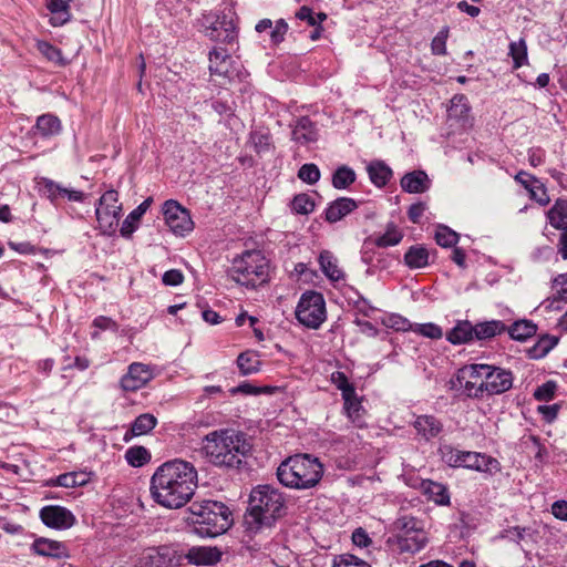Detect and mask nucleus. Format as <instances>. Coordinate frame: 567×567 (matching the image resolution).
I'll list each match as a JSON object with an SVG mask.
<instances>
[{
  "label": "nucleus",
  "mask_w": 567,
  "mask_h": 567,
  "mask_svg": "<svg viewBox=\"0 0 567 567\" xmlns=\"http://www.w3.org/2000/svg\"><path fill=\"white\" fill-rule=\"evenodd\" d=\"M255 30L259 34L266 33L270 43L277 45L285 40L288 23L284 19H279L275 23L270 19H262L256 24Z\"/></svg>",
  "instance_id": "obj_25"
},
{
  "label": "nucleus",
  "mask_w": 567,
  "mask_h": 567,
  "mask_svg": "<svg viewBox=\"0 0 567 567\" xmlns=\"http://www.w3.org/2000/svg\"><path fill=\"white\" fill-rule=\"evenodd\" d=\"M269 261L260 250H246L234 259L230 276L239 285L256 288L268 280Z\"/></svg>",
  "instance_id": "obj_6"
},
{
  "label": "nucleus",
  "mask_w": 567,
  "mask_h": 567,
  "mask_svg": "<svg viewBox=\"0 0 567 567\" xmlns=\"http://www.w3.org/2000/svg\"><path fill=\"white\" fill-rule=\"evenodd\" d=\"M358 207V203L350 197H339L331 202L324 209V219L328 223H337L348 216Z\"/></svg>",
  "instance_id": "obj_22"
},
{
  "label": "nucleus",
  "mask_w": 567,
  "mask_h": 567,
  "mask_svg": "<svg viewBox=\"0 0 567 567\" xmlns=\"http://www.w3.org/2000/svg\"><path fill=\"white\" fill-rule=\"evenodd\" d=\"M297 320L309 329H318L327 319L326 301L321 292H303L296 307Z\"/></svg>",
  "instance_id": "obj_9"
},
{
  "label": "nucleus",
  "mask_w": 567,
  "mask_h": 567,
  "mask_svg": "<svg viewBox=\"0 0 567 567\" xmlns=\"http://www.w3.org/2000/svg\"><path fill=\"white\" fill-rule=\"evenodd\" d=\"M285 512L286 498L282 492L270 484L257 485L249 494L244 519L246 529L256 534L264 528H270Z\"/></svg>",
  "instance_id": "obj_3"
},
{
  "label": "nucleus",
  "mask_w": 567,
  "mask_h": 567,
  "mask_svg": "<svg viewBox=\"0 0 567 567\" xmlns=\"http://www.w3.org/2000/svg\"><path fill=\"white\" fill-rule=\"evenodd\" d=\"M72 0H45V7L51 13L49 23L56 28L71 20L70 2Z\"/></svg>",
  "instance_id": "obj_30"
},
{
  "label": "nucleus",
  "mask_w": 567,
  "mask_h": 567,
  "mask_svg": "<svg viewBox=\"0 0 567 567\" xmlns=\"http://www.w3.org/2000/svg\"><path fill=\"white\" fill-rule=\"evenodd\" d=\"M427 542L426 532L396 535V548L401 554L414 555L421 551L426 546Z\"/></svg>",
  "instance_id": "obj_27"
},
{
  "label": "nucleus",
  "mask_w": 567,
  "mask_h": 567,
  "mask_svg": "<svg viewBox=\"0 0 567 567\" xmlns=\"http://www.w3.org/2000/svg\"><path fill=\"white\" fill-rule=\"evenodd\" d=\"M296 18L306 21L310 27L322 24L327 20V14L323 12H315L308 6L300 7L296 12Z\"/></svg>",
  "instance_id": "obj_52"
},
{
  "label": "nucleus",
  "mask_w": 567,
  "mask_h": 567,
  "mask_svg": "<svg viewBox=\"0 0 567 567\" xmlns=\"http://www.w3.org/2000/svg\"><path fill=\"white\" fill-rule=\"evenodd\" d=\"M237 367L243 375H250L260 370V360L252 351L241 352L237 358Z\"/></svg>",
  "instance_id": "obj_41"
},
{
  "label": "nucleus",
  "mask_w": 567,
  "mask_h": 567,
  "mask_svg": "<svg viewBox=\"0 0 567 567\" xmlns=\"http://www.w3.org/2000/svg\"><path fill=\"white\" fill-rule=\"evenodd\" d=\"M449 37V29L444 28L437 32L431 42V52L434 55L446 54V40Z\"/></svg>",
  "instance_id": "obj_59"
},
{
  "label": "nucleus",
  "mask_w": 567,
  "mask_h": 567,
  "mask_svg": "<svg viewBox=\"0 0 567 567\" xmlns=\"http://www.w3.org/2000/svg\"><path fill=\"white\" fill-rule=\"evenodd\" d=\"M394 528L398 535H410L413 533L425 532L423 522L413 517L403 515L395 519Z\"/></svg>",
  "instance_id": "obj_42"
},
{
  "label": "nucleus",
  "mask_w": 567,
  "mask_h": 567,
  "mask_svg": "<svg viewBox=\"0 0 567 567\" xmlns=\"http://www.w3.org/2000/svg\"><path fill=\"white\" fill-rule=\"evenodd\" d=\"M162 212L165 224L177 236L184 237L194 228L189 212L177 200L168 199L163 204Z\"/></svg>",
  "instance_id": "obj_12"
},
{
  "label": "nucleus",
  "mask_w": 567,
  "mask_h": 567,
  "mask_svg": "<svg viewBox=\"0 0 567 567\" xmlns=\"http://www.w3.org/2000/svg\"><path fill=\"white\" fill-rule=\"evenodd\" d=\"M401 477L408 486L419 489L420 492L422 491L423 486L425 485V482L427 481L425 478L420 477L417 472L414 471L413 468L404 470Z\"/></svg>",
  "instance_id": "obj_61"
},
{
  "label": "nucleus",
  "mask_w": 567,
  "mask_h": 567,
  "mask_svg": "<svg viewBox=\"0 0 567 567\" xmlns=\"http://www.w3.org/2000/svg\"><path fill=\"white\" fill-rule=\"evenodd\" d=\"M277 478L292 489L316 487L323 476V465L309 454H296L282 461L277 468Z\"/></svg>",
  "instance_id": "obj_4"
},
{
  "label": "nucleus",
  "mask_w": 567,
  "mask_h": 567,
  "mask_svg": "<svg viewBox=\"0 0 567 567\" xmlns=\"http://www.w3.org/2000/svg\"><path fill=\"white\" fill-rule=\"evenodd\" d=\"M412 425L417 436L425 442L439 439L444 430L443 422L435 415L431 414L417 415Z\"/></svg>",
  "instance_id": "obj_17"
},
{
  "label": "nucleus",
  "mask_w": 567,
  "mask_h": 567,
  "mask_svg": "<svg viewBox=\"0 0 567 567\" xmlns=\"http://www.w3.org/2000/svg\"><path fill=\"white\" fill-rule=\"evenodd\" d=\"M343 400V412L349 421L357 427L362 429L367 425L365 423V409L362 405V398L353 393L342 398Z\"/></svg>",
  "instance_id": "obj_20"
},
{
  "label": "nucleus",
  "mask_w": 567,
  "mask_h": 567,
  "mask_svg": "<svg viewBox=\"0 0 567 567\" xmlns=\"http://www.w3.org/2000/svg\"><path fill=\"white\" fill-rule=\"evenodd\" d=\"M37 49L48 61L59 66L66 65L68 61L64 59L62 51L50 42L39 40L37 42Z\"/></svg>",
  "instance_id": "obj_45"
},
{
  "label": "nucleus",
  "mask_w": 567,
  "mask_h": 567,
  "mask_svg": "<svg viewBox=\"0 0 567 567\" xmlns=\"http://www.w3.org/2000/svg\"><path fill=\"white\" fill-rule=\"evenodd\" d=\"M435 241L439 246L454 247L458 241V234L445 225H439L435 229Z\"/></svg>",
  "instance_id": "obj_48"
},
{
  "label": "nucleus",
  "mask_w": 567,
  "mask_h": 567,
  "mask_svg": "<svg viewBox=\"0 0 567 567\" xmlns=\"http://www.w3.org/2000/svg\"><path fill=\"white\" fill-rule=\"evenodd\" d=\"M330 380L331 383L341 392L342 398L353 393L355 390L353 383H351L346 373L341 371L333 372Z\"/></svg>",
  "instance_id": "obj_57"
},
{
  "label": "nucleus",
  "mask_w": 567,
  "mask_h": 567,
  "mask_svg": "<svg viewBox=\"0 0 567 567\" xmlns=\"http://www.w3.org/2000/svg\"><path fill=\"white\" fill-rule=\"evenodd\" d=\"M298 177L309 185H315L319 182L321 173L319 167L313 163L303 164L298 171Z\"/></svg>",
  "instance_id": "obj_56"
},
{
  "label": "nucleus",
  "mask_w": 567,
  "mask_h": 567,
  "mask_svg": "<svg viewBox=\"0 0 567 567\" xmlns=\"http://www.w3.org/2000/svg\"><path fill=\"white\" fill-rule=\"evenodd\" d=\"M318 132L313 122L308 116L299 117L292 126V140L307 145L317 141Z\"/></svg>",
  "instance_id": "obj_28"
},
{
  "label": "nucleus",
  "mask_w": 567,
  "mask_h": 567,
  "mask_svg": "<svg viewBox=\"0 0 567 567\" xmlns=\"http://www.w3.org/2000/svg\"><path fill=\"white\" fill-rule=\"evenodd\" d=\"M196 487L195 466L189 462L175 458L156 468L151 478L150 492L158 505L177 509L190 501Z\"/></svg>",
  "instance_id": "obj_1"
},
{
  "label": "nucleus",
  "mask_w": 567,
  "mask_h": 567,
  "mask_svg": "<svg viewBox=\"0 0 567 567\" xmlns=\"http://www.w3.org/2000/svg\"><path fill=\"white\" fill-rule=\"evenodd\" d=\"M367 173L375 187H384L392 178L393 172L383 161L375 159L368 164Z\"/></svg>",
  "instance_id": "obj_32"
},
{
  "label": "nucleus",
  "mask_w": 567,
  "mask_h": 567,
  "mask_svg": "<svg viewBox=\"0 0 567 567\" xmlns=\"http://www.w3.org/2000/svg\"><path fill=\"white\" fill-rule=\"evenodd\" d=\"M153 199L151 197L143 200L135 209H133L123 220L120 233L124 238H130L138 228V224L143 215L147 212Z\"/></svg>",
  "instance_id": "obj_31"
},
{
  "label": "nucleus",
  "mask_w": 567,
  "mask_h": 567,
  "mask_svg": "<svg viewBox=\"0 0 567 567\" xmlns=\"http://www.w3.org/2000/svg\"><path fill=\"white\" fill-rule=\"evenodd\" d=\"M154 378L150 365L133 362L128 365L127 372L121 378L120 384L124 391H137L147 384Z\"/></svg>",
  "instance_id": "obj_15"
},
{
  "label": "nucleus",
  "mask_w": 567,
  "mask_h": 567,
  "mask_svg": "<svg viewBox=\"0 0 567 567\" xmlns=\"http://www.w3.org/2000/svg\"><path fill=\"white\" fill-rule=\"evenodd\" d=\"M421 493L429 502H433L437 506H449L451 504L449 487L443 483L427 480Z\"/></svg>",
  "instance_id": "obj_29"
},
{
  "label": "nucleus",
  "mask_w": 567,
  "mask_h": 567,
  "mask_svg": "<svg viewBox=\"0 0 567 567\" xmlns=\"http://www.w3.org/2000/svg\"><path fill=\"white\" fill-rule=\"evenodd\" d=\"M506 324L501 320L480 322L474 326V339L486 340L506 331Z\"/></svg>",
  "instance_id": "obj_36"
},
{
  "label": "nucleus",
  "mask_w": 567,
  "mask_h": 567,
  "mask_svg": "<svg viewBox=\"0 0 567 567\" xmlns=\"http://www.w3.org/2000/svg\"><path fill=\"white\" fill-rule=\"evenodd\" d=\"M430 252L422 245H413L404 254V262L410 269H420L429 265Z\"/></svg>",
  "instance_id": "obj_35"
},
{
  "label": "nucleus",
  "mask_w": 567,
  "mask_h": 567,
  "mask_svg": "<svg viewBox=\"0 0 567 567\" xmlns=\"http://www.w3.org/2000/svg\"><path fill=\"white\" fill-rule=\"evenodd\" d=\"M43 195L55 207L60 206L62 199L69 202L83 203L86 199V194L73 188H68L50 178L43 177L40 182Z\"/></svg>",
  "instance_id": "obj_14"
},
{
  "label": "nucleus",
  "mask_w": 567,
  "mask_h": 567,
  "mask_svg": "<svg viewBox=\"0 0 567 567\" xmlns=\"http://www.w3.org/2000/svg\"><path fill=\"white\" fill-rule=\"evenodd\" d=\"M508 55L513 60V70H518L528 64L527 44L525 39L512 41L508 45Z\"/></svg>",
  "instance_id": "obj_39"
},
{
  "label": "nucleus",
  "mask_w": 567,
  "mask_h": 567,
  "mask_svg": "<svg viewBox=\"0 0 567 567\" xmlns=\"http://www.w3.org/2000/svg\"><path fill=\"white\" fill-rule=\"evenodd\" d=\"M558 343V338L555 336L545 334L540 337L537 342L529 350V354L534 359L544 358L553 350Z\"/></svg>",
  "instance_id": "obj_46"
},
{
  "label": "nucleus",
  "mask_w": 567,
  "mask_h": 567,
  "mask_svg": "<svg viewBox=\"0 0 567 567\" xmlns=\"http://www.w3.org/2000/svg\"><path fill=\"white\" fill-rule=\"evenodd\" d=\"M40 518L45 526L59 530L68 529L76 522L75 516L70 509L59 505L42 507Z\"/></svg>",
  "instance_id": "obj_16"
},
{
  "label": "nucleus",
  "mask_w": 567,
  "mask_h": 567,
  "mask_svg": "<svg viewBox=\"0 0 567 567\" xmlns=\"http://www.w3.org/2000/svg\"><path fill=\"white\" fill-rule=\"evenodd\" d=\"M487 367L485 380L481 381L477 386L473 384L467 386L471 399H482L485 394L488 396L499 395L513 388L514 375L511 370L493 364H487Z\"/></svg>",
  "instance_id": "obj_8"
},
{
  "label": "nucleus",
  "mask_w": 567,
  "mask_h": 567,
  "mask_svg": "<svg viewBox=\"0 0 567 567\" xmlns=\"http://www.w3.org/2000/svg\"><path fill=\"white\" fill-rule=\"evenodd\" d=\"M34 130L42 137L54 136L61 131V121L53 114H43L37 118Z\"/></svg>",
  "instance_id": "obj_34"
},
{
  "label": "nucleus",
  "mask_w": 567,
  "mask_h": 567,
  "mask_svg": "<svg viewBox=\"0 0 567 567\" xmlns=\"http://www.w3.org/2000/svg\"><path fill=\"white\" fill-rule=\"evenodd\" d=\"M31 550L42 557L62 558L66 556V547L63 543L52 540L44 537H39L31 544Z\"/></svg>",
  "instance_id": "obj_23"
},
{
  "label": "nucleus",
  "mask_w": 567,
  "mask_h": 567,
  "mask_svg": "<svg viewBox=\"0 0 567 567\" xmlns=\"http://www.w3.org/2000/svg\"><path fill=\"white\" fill-rule=\"evenodd\" d=\"M445 337L452 344L467 343L474 340V326L470 321H458Z\"/></svg>",
  "instance_id": "obj_33"
},
{
  "label": "nucleus",
  "mask_w": 567,
  "mask_h": 567,
  "mask_svg": "<svg viewBox=\"0 0 567 567\" xmlns=\"http://www.w3.org/2000/svg\"><path fill=\"white\" fill-rule=\"evenodd\" d=\"M382 323L390 329H393L395 331H412V328L414 327L413 323L410 322L405 317L398 315V313H391L382 319Z\"/></svg>",
  "instance_id": "obj_53"
},
{
  "label": "nucleus",
  "mask_w": 567,
  "mask_h": 567,
  "mask_svg": "<svg viewBox=\"0 0 567 567\" xmlns=\"http://www.w3.org/2000/svg\"><path fill=\"white\" fill-rule=\"evenodd\" d=\"M401 188L410 194L426 192L431 186V179L424 171L417 169L406 173L401 178Z\"/></svg>",
  "instance_id": "obj_26"
},
{
  "label": "nucleus",
  "mask_w": 567,
  "mask_h": 567,
  "mask_svg": "<svg viewBox=\"0 0 567 567\" xmlns=\"http://www.w3.org/2000/svg\"><path fill=\"white\" fill-rule=\"evenodd\" d=\"M157 424V419L150 413L138 415L131 425V435L140 436L150 433Z\"/></svg>",
  "instance_id": "obj_44"
},
{
  "label": "nucleus",
  "mask_w": 567,
  "mask_h": 567,
  "mask_svg": "<svg viewBox=\"0 0 567 567\" xmlns=\"http://www.w3.org/2000/svg\"><path fill=\"white\" fill-rule=\"evenodd\" d=\"M357 179L353 168L348 165L338 166L332 173L331 184L336 189H348Z\"/></svg>",
  "instance_id": "obj_38"
},
{
  "label": "nucleus",
  "mask_w": 567,
  "mask_h": 567,
  "mask_svg": "<svg viewBox=\"0 0 567 567\" xmlns=\"http://www.w3.org/2000/svg\"><path fill=\"white\" fill-rule=\"evenodd\" d=\"M465 468L492 476L501 472L502 466L498 460L491 455L470 451L468 457L465 458Z\"/></svg>",
  "instance_id": "obj_19"
},
{
  "label": "nucleus",
  "mask_w": 567,
  "mask_h": 567,
  "mask_svg": "<svg viewBox=\"0 0 567 567\" xmlns=\"http://www.w3.org/2000/svg\"><path fill=\"white\" fill-rule=\"evenodd\" d=\"M403 238L401 230L394 225L389 224L384 234L375 239L378 247H391L398 245Z\"/></svg>",
  "instance_id": "obj_49"
},
{
  "label": "nucleus",
  "mask_w": 567,
  "mask_h": 567,
  "mask_svg": "<svg viewBox=\"0 0 567 567\" xmlns=\"http://www.w3.org/2000/svg\"><path fill=\"white\" fill-rule=\"evenodd\" d=\"M470 112L468 100L463 94H456L451 100V105L449 109V116L463 118Z\"/></svg>",
  "instance_id": "obj_51"
},
{
  "label": "nucleus",
  "mask_w": 567,
  "mask_h": 567,
  "mask_svg": "<svg viewBox=\"0 0 567 567\" xmlns=\"http://www.w3.org/2000/svg\"><path fill=\"white\" fill-rule=\"evenodd\" d=\"M251 447L244 432L229 427L212 431L202 440V453L208 462L227 470H239Z\"/></svg>",
  "instance_id": "obj_2"
},
{
  "label": "nucleus",
  "mask_w": 567,
  "mask_h": 567,
  "mask_svg": "<svg viewBox=\"0 0 567 567\" xmlns=\"http://www.w3.org/2000/svg\"><path fill=\"white\" fill-rule=\"evenodd\" d=\"M412 331L432 340H439L443 337L442 328L433 322L414 323Z\"/></svg>",
  "instance_id": "obj_55"
},
{
  "label": "nucleus",
  "mask_w": 567,
  "mask_h": 567,
  "mask_svg": "<svg viewBox=\"0 0 567 567\" xmlns=\"http://www.w3.org/2000/svg\"><path fill=\"white\" fill-rule=\"evenodd\" d=\"M194 532L200 537H217L230 527L229 508L216 501L195 502L189 507Z\"/></svg>",
  "instance_id": "obj_5"
},
{
  "label": "nucleus",
  "mask_w": 567,
  "mask_h": 567,
  "mask_svg": "<svg viewBox=\"0 0 567 567\" xmlns=\"http://www.w3.org/2000/svg\"><path fill=\"white\" fill-rule=\"evenodd\" d=\"M185 557L196 566H213L221 559V551L217 547L195 546L188 549Z\"/></svg>",
  "instance_id": "obj_21"
},
{
  "label": "nucleus",
  "mask_w": 567,
  "mask_h": 567,
  "mask_svg": "<svg viewBox=\"0 0 567 567\" xmlns=\"http://www.w3.org/2000/svg\"><path fill=\"white\" fill-rule=\"evenodd\" d=\"M182 555L172 545L148 547L143 550L138 558V567H177Z\"/></svg>",
  "instance_id": "obj_11"
},
{
  "label": "nucleus",
  "mask_w": 567,
  "mask_h": 567,
  "mask_svg": "<svg viewBox=\"0 0 567 567\" xmlns=\"http://www.w3.org/2000/svg\"><path fill=\"white\" fill-rule=\"evenodd\" d=\"M76 481H74L73 475L71 472L60 474L56 477H52L47 481V486H61L65 488H73L76 487Z\"/></svg>",
  "instance_id": "obj_63"
},
{
  "label": "nucleus",
  "mask_w": 567,
  "mask_h": 567,
  "mask_svg": "<svg viewBox=\"0 0 567 567\" xmlns=\"http://www.w3.org/2000/svg\"><path fill=\"white\" fill-rule=\"evenodd\" d=\"M250 142L257 153L266 152L270 146L269 136L260 131L250 133Z\"/></svg>",
  "instance_id": "obj_62"
},
{
  "label": "nucleus",
  "mask_w": 567,
  "mask_h": 567,
  "mask_svg": "<svg viewBox=\"0 0 567 567\" xmlns=\"http://www.w3.org/2000/svg\"><path fill=\"white\" fill-rule=\"evenodd\" d=\"M488 367L485 363H471L465 364L457 370L456 381L463 389L466 396L470 398L468 385H480V382L485 380V373Z\"/></svg>",
  "instance_id": "obj_18"
},
{
  "label": "nucleus",
  "mask_w": 567,
  "mask_h": 567,
  "mask_svg": "<svg viewBox=\"0 0 567 567\" xmlns=\"http://www.w3.org/2000/svg\"><path fill=\"white\" fill-rule=\"evenodd\" d=\"M547 218L554 228L560 231L567 230V199H557L547 213Z\"/></svg>",
  "instance_id": "obj_37"
},
{
  "label": "nucleus",
  "mask_w": 567,
  "mask_h": 567,
  "mask_svg": "<svg viewBox=\"0 0 567 567\" xmlns=\"http://www.w3.org/2000/svg\"><path fill=\"white\" fill-rule=\"evenodd\" d=\"M205 34L217 45L236 50L238 45V33L234 20L227 14L215 16L214 20L205 29Z\"/></svg>",
  "instance_id": "obj_10"
},
{
  "label": "nucleus",
  "mask_w": 567,
  "mask_h": 567,
  "mask_svg": "<svg viewBox=\"0 0 567 567\" xmlns=\"http://www.w3.org/2000/svg\"><path fill=\"white\" fill-rule=\"evenodd\" d=\"M318 262L323 275L332 282L343 281L346 274L339 266L338 258L329 250H322L318 257Z\"/></svg>",
  "instance_id": "obj_24"
},
{
  "label": "nucleus",
  "mask_w": 567,
  "mask_h": 567,
  "mask_svg": "<svg viewBox=\"0 0 567 567\" xmlns=\"http://www.w3.org/2000/svg\"><path fill=\"white\" fill-rule=\"evenodd\" d=\"M162 281L165 286L176 287L184 281V275L178 269H171L164 272Z\"/></svg>",
  "instance_id": "obj_64"
},
{
  "label": "nucleus",
  "mask_w": 567,
  "mask_h": 567,
  "mask_svg": "<svg viewBox=\"0 0 567 567\" xmlns=\"http://www.w3.org/2000/svg\"><path fill=\"white\" fill-rule=\"evenodd\" d=\"M557 388L558 385L556 381L548 380L536 388V390L534 391V398L537 401L548 402L555 398Z\"/></svg>",
  "instance_id": "obj_58"
},
{
  "label": "nucleus",
  "mask_w": 567,
  "mask_h": 567,
  "mask_svg": "<svg viewBox=\"0 0 567 567\" xmlns=\"http://www.w3.org/2000/svg\"><path fill=\"white\" fill-rule=\"evenodd\" d=\"M470 451H460L447 447L443 451V461L452 467H465V458L468 457Z\"/></svg>",
  "instance_id": "obj_54"
},
{
  "label": "nucleus",
  "mask_w": 567,
  "mask_h": 567,
  "mask_svg": "<svg viewBox=\"0 0 567 567\" xmlns=\"http://www.w3.org/2000/svg\"><path fill=\"white\" fill-rule=\"evenodd\" d=\"M507 330L512 339L524 341L536 333L537 326L530 320H517Z\"/></svg>",
  "instance_id": "obj_40"
},
{
  "label": "nucleus",
  "mask_w": 567,
  "mask_h": 567,
  "mask_svg": "<svg viewBox=\"0 0 567 567\" xmlns=\"http://www.w3.org/2000/svg\"><path fill=\"white\" fill-rule=\"evenodd\" d=\"M333 567H371L364 560L351 554H343L334 560Z\"/></svg>",
  "instance_id": "obj_60"
},
{
  "label": "nucleus",
  "mask_w": 567,
  "mask_h": 567,
  "mask_svg": "<svg viewBox=\"0 0 567 567\" xmlns=\"http://www.w3.org/2000/svg\"><path fill=\"white\" fill-rule=\"evenodd\" d=\"M210 107L221 117L225 125L229 126L230 121L235 117V103L227 99H213Z\"/></svg>",
  "instance_id": "obj_43"
},
{
  "label": "nucleus",
  "mask_w": 567,
  "mask_h": 567,
  "mask_svg": "<svg viewBox=\"0 0 567 567\" xmlns=\"http://www.w3.org/2000/svg\"><path fill=\"white\" fill-rule=\"evenodd\" d=\"M315 207V197L306 193L296 195L291 202V209L299 215H309Z\"/></svg>",
  "instance_id": "obj_47"
},
{
  "label": "nucleus",
  "mask_w": 567,
  "mask_h": 567,
  "mask_svg": "<svg viewBox=\"0 0 567 567\" xmlns=\"http://www.w3.org/2000/svg\"><path fill=\"white\" fill-rule=\"evenodd\" d=\"M150 458L151 455L144 446H132L125 453V460L134 467L143 466Z\"/></svg>",
  "instance_id": "obj_50"
},
{
  "label": "nucleus",
  "mask_w": 567,
  "mask_h": 567,
  "mask_svg": "<svg viewBox=\"0 0 567 567\" xmlns=\"http://www.w3.org/2000/svg\"><path fill=\"white\" fill-rule=\"evenodd\" d=\"M122 213V205L118 203V193L114 189L106 190L99 199L95 208V216L100 227L111 230L117 226Z\"/></svg>",
  "instance_id": "obj_13"
},
{
  "label": "nucleus",
  "mask_w": 567,
  "mask_h": 567,
  "mask_svg": "<svg viewBox=\"0 0 567 567\" xmlns=\"http://www.w3.org/2000/svg\"><path fill=\"white\" fill-rule=\"evenodd\" d=\"M234 50H229L227 48H223L220 45H215L214 49L209 52V72L214 78H219V85H226L227 83H233L235 81H243L246 78V72L244 71L240 62L234 60L230 53Z\"/></svg>",
  "instance_id": "obj_7"
}]
</instances>
